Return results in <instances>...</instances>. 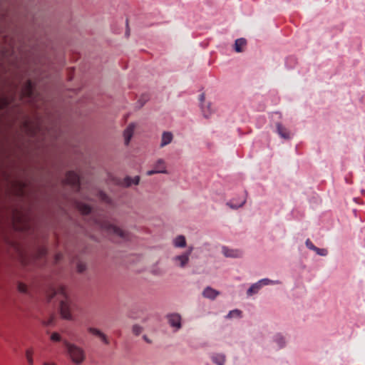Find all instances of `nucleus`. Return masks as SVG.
I'll return each instance as SVG.
<instances>
[{
  "instance_id": "nucleus-1",
  "label": "nucleus",
  "mask_w": 365,
  "mask_h": 365,
  "mask_svg": "<svg viewBox=\"0 0 365 365\" xmlns=\"http://www.w3.org/2000/svg\"><path fill=\"white\" fill-rule=\"evenodd\" d=\"M50 292L48 295V301H51L55 297H58L60 313L62 318L67 320H73L72 312L77 309V305L69 298L65 287L60 286L56 289L51 288Z\"/></svg>"
},
{
  "instance_id": "nucleus-2",
  "label": "nucleus",
  "mask_w": 365,
  "mask_h": 365,
  "mask_svg": "<svg viewBox=\"0 0 365 365\" xmlns=\"http://www.w3.org/2000/svg\"><path fill=\"white\" fill-rule=\"evenodd\" d=\"M63 344L66 349L68 358L75 365H81L85 361L86 354L82 347L67 340L63 341Z\"/></svg>"
},
{
  "instance_id": "nucleus-3",
  "label": "nucleus",
  "mask_w": 365,
  "mask_h": 365,
  "mask_svg": "<svg viewBox=\"0 0 365 365\" xmlns=\"http://www.w3.org/2000/svg\"><path fill=\"white\" fill-rule=\"evenodd\" d=\"M96 222L103 230L110 233L114 234L124 240H128L130 239V234L128 232L110 223L108 221H97Z\"/></svg>"
},
{
  "instance_id": "nucleus-4",
  "label": "nucleus",
  "mask_w": 365,
  "mask_h": 365,
  "mask_svg": "<svg viewBox=\"0 0 365 365\" xmlns=\"http://www.w3.org/2000/svg\"><path fill=\"white\" fill-rule=\"evenodd\" d=\"M65 183L71 185L73 188L79 191L80 190V177L74 171H68L65 178Z\"/></svg>"
},
{
  "instance_id": "nucleus-5",
  "label": "nucleus",
  "mask_w": 365,
  "mask_h": 365,
  "mask_svg": "<svg viewBox=\"0 0 365 365\" xmlns=\"http://www.w3.org/2000/svg\"><path fill=\"white\" fill-rule=\"evenodd\" d=\"M87 331L92 335L96 336L98 337L101 341L105 345H109L110 344V339L109 337L103 333L101 329L90 327L87 329Z\"/></svg>"
},
{
  "instance_id": "nucleus-6",
  "label": "nucleus",
  "mask_w": 365,
  "mask_h": 365,
  "mask_svg": "<svg viewBox=\"0 0 365 365\" xmlns=\"http://www.w3.org/2000/svg\"><path fill=\"white\" fill-rule=\"evenodd\" d=\"M172 261L175 266L180 268H185L190 261V257H187V254L183 252L181 255L173 257Z\"/></svg>"
},
{
  "instance_id": "nucleus-7",
  "label": "nucleus",
  "mask_w": 365,
  "mask_h": 365,
  "mask_svg": "<svg viewBox=\"0 0 365 365\" xmlns=\"http://www.w3.org/2000/svg\"><path fill=\"white\" fill-rule=\"evenodd\" d=\"M21 93L23 97L27 98L29 100H33L34 98V88L31 81H26L22 88Z\"/></svg>"
},
{
  "instance_id": "nucleus-8",
  "label": "nucleus",
  "mask_w": 365,
  "mask_h": 365,
  "mask_svg": "<svg viewBox=\"0 0 365 365\" xmlns=\"http://www.w3.org/2000/svg\"><path fill=\"white\" fill-rule=\"evenodd\" d=\"M167 319L170 326L174 328L175 331L181 328V316L179 314L173 313L168 314Z\"/></svg>"
},
{
  "instance_id": "nucleus-9",
  "label": "nucleus",
  "mask_w": 365,
  "mask_h": 365,
  "mask_svg": "<svg viewBox=\"0 0 365 365\" xmlns=\"http://www.w3.org/2000/svg\"><path fill=\"white\" fill-rule=\"evenodd\" d=\"M276 128L277 133L282 138L289 140L292 138L291 132L280 123L276 124Z\"/></svg>"
},
{
  "instance_id": "nucleus-10",
  "label": "nucleus",
  "mask_w": 365,
  "mask_h": 365,
  "mask_svg": "<svg viewBox=\"0 0 365 365\" xmlns=\"http://www.w3.org/2000/svg\"><path fill=\"white\" fill-rule=\"evenodd\" d=\"M222 252L226 257L238 258L242 256V252L241 250L230 249L227 247H223Z\"/></svg>"
},
{
  "instance_id": "nucleus-11",
  "label": "nucleus",
  "mask_w": 365,
  "mask_h": 365,
  "mask_svg": "<svg viewBox=\"0 0 365 365\" xmlns=\"http://www.w3.org/2000/svg\"><path fill=\"white\" fill-rule=\"evenodd\" d=\"M135 129L134 124H130L123 133V137L125 140V144L127 145L129 144L131 138L133 137Z\"/></svg>"
},
{
  "instance_id": "nucleus-12",
  "label": "nucleus",
  "mask_w": 365,
  "mask_h": 365,
  "mask_svg": "<svg viewBox=\"0 0 365 365\" xmlns=\"http://www.w3.org/2000/svg\"><path fill=\"white\" fill-rule=\"evenodd\" d=\"M219 294V292L210 287H206L202 292L203 297L210 299H215Z\"/></svg>"
},
{
  "instance_id": "nucleus-13",
  "label": "nucleus",
  "mask_w": 365,
  "mask_h": 365,
  "mask_svg": "<svg viewBox=\"0 0 365 365\" xmlns=\"http://www.w3.org/2000/svg\"><path fill=\"white\" fill-rule=\"evenodd\" d=\"M154 170H156L157 173H168L166 170L165 162L163 159H159L153 165Z\"/></svg>"
},
{
  "instance_id": "nucleus-14",
  "label": "nucleus",
  "mask_w": 365,
  "mask_h": 365,
  "mask_svg": "<svg viewBox=\"0 0 365 365\" xmlns=\"http://www.w3.org/2000/svg\"><path fill=\"white\" fill-rule=\"evenodd\" d=\"M173 139V135L170 132H163L162 134L160 147L163 148L170 144Z\"/></svg>"
},
{
  "instance_id": "nucleus-15",
  "label": "nucleus",
  "mask_w": 365,
  "mask_h": 365,
  "mask_svg": "<svg viewBox=\"0 0 365 365\" xmlns=\"http://www.w3.org/2000/svg\"><path fill=\"white\" fill-rule=\"evenodd\" d=\"M173 246L175 247L183 248L186 246V240L185 236L178 235L177 236L173 242Z\"/></svg>"
},
{
  "instance_id": "nucleus-16",
  "label": "nucleus",
  "mask_w": 365,
  "mask_h": 365,
  "mask_svg": "<svg viewBox=\"0 0 365 365\" xmlns=\"http://www.w3.org/2000/svg\"><path fill=\"white\" fill-rule=\"evenodd\" d=\"M247 41L245 38H237L235 42V51L237 53L243 51V48L246 46Z\"/></svg>"
},
{
  "instance_id": "nucleus-17",
  "label": "nucleus",
  "mask_w": 365,
  "mask_h": 365,
  "mask_svg": "<svg viewBox=\"0 0 365 365\" xmlns=\"http://www.w3.org/2000/svg\"><path fill=\"white\" fill-rule=\"evenodd\" d=\"M140 182V177L139 176H135L133 178L130 177H126L124 180L123 185L125 187H129L132 184L138 185Z\"/></svg>"
},
{
  "instance_id": "nucleus-18",
  "label": "nucleus",
  "mask_w": 365,
  "mask_h": 365,
  "mask_svg": "<svg viewBox=\"0 0 365 365\" xmlns=\"http://www.w3.org/2000/svg\"><path fill=\"white\" fill-rule=\"evenodd\" d=\"M261 288L262 287L258 282L253 284L247 291V296L251 297L253 294H257Z\"/></svg>"
},
{
  "instance_id": "nucleus-19",
  "label": "nucleus",
  "mask_w": 365,
  "mask_h": 365,
  "mask_svg": "<svg viewBox=\"0 0 365 365\" xmlns=\"http://www.w3.org/2000/svg\"><path fill=\"white\" fill-rule=\"evenodd\" d=\"M246 202V198H243L240 202H235V200H230L226 203L232 209H237L242 207Z\"/></svg>"
},
{
  "instance_id": "nucleus-20",
  "label": "nucleus",
  "mask_w": 365,
  "mask_h": 365,
  "mask_svg": "<svg viewBox=\"0 0 365 365\" xmlns=\"http://www.w3.org/2000/svg\"><path fill=\"white\" fill-rule=\"evenodd\" d=\"M212 360L217 365H224L225 362V356L220 354H215L212 356Z\"/></svg>"
},
{
  "instance_id": "nucleus-21",
  "label": "nucleus",
  "mask_w": 365,
  "mask_h": 365,
  "mask_svg": "<svg viewBox=\"0 0 365 365\" xmlns=\"http://www.w3.org/2000/svg\"><path fill=\"white\" fill-rule=\"evenodd\" d=\"M274 341L277 344L279 348H282L285 346V344H286L285 339L280 334H277L274 336Z\"/></svg>"
},
{
  "instance_id": "nucleus-22",
  "label": "nucleus",
  "mask_w": 365,
  "mask_h": 365,
  "mask_svg": "<svg viewBox=\"0 0 365 365\" xmlns=\"http://www.w3.org/2000/svg\"><path fill=\"white\" fill-rule=\"evenodd\" d=\"M33 354L34 349L31 347L28 348L25 351V356L29 365H34Z\"/></svg>"
},
{
  "instance_id": "nucleus-23",
  "label": "nucleus",
  "mask_w": 365,
  "mask_h": 365,
  "mask_svg": "<svg viewBox=\"0 0 365 365\" xmlns=\"http://www.w3.org/2000/svg\"><path fill=\"white\" fill-rule=\"evenodd\" d=\"M78 208L83 215L89 214L92 210L90 205L83 203H79L78 205Z\"/></svg>"
},
{
  "instance_id": "nucleus-24",
  "label": "nucleus",
  "mask_w": 365,
  "mask_h": 365,
  "mask_svg": "<svg viewBox=\"0 0 365 365\" xmlns=\"http://www.w3.org/2000/svg\"><path fill=\"white\" fill-rule=\"evenodd\" d=\"M258 282L260 284V286L262 287L265 285L279 284L281 283L279 280L274 281V280L269 279L267 278L262 279L259 280Z\"/></svg>"
},
{
  "instance_id": "nucleus-25",
  "label": "nucleus",
  "mask_w": 365,
  "mask_h": 365,
  "mask_svg": "<svg viewBox=\"0 0 365 365\" xmlns=\"http://www.w3.org/2000/svg\"><path fill=\"white\" fill-rule=\"evenodd\" d=\"M242 316V312L239 309H233L230 311L227 315L226 316V318L231 319L233 317L240 318Z\"/></svg>"
},
{
  "instance_id": "nucleus-26",
  "label": "nucleus",
  "mask_w": 365,
  "mask_h": 365,
  "mask_svg": "<svg viewBox=\"0 0 365 365\" xmlns=\"http://www.w3.org/2000/svg\"><path fill=\"white\" fill-rule=\"evenodd\" d=\"M143 330V328L138 324H134L132 327V331L133 334H135V336L140 335L142 333Z\"/></svg>"
},
{
  "instance_id": "nucleus-27",
  "label": "nucleus",
  "mask_w": 365,
  "mask_h": 365,
  "mask_svg": "<svg viewBox=\"0 0 365 365\" xmlns=\"http://www.w3.org/2000/svg\"><path fill=\"white\" fill-rule=\"evenodd\" d=\"M314 252L320 256H327L328 254V251L327 249H321L318 247H317Z\"/></svg>"
},
{
  "instance_id": "nucleus-28",
  "label": "nucleus",
  "mask_w": 365,
  "mask_h": 365,
  "mask_svg": "<svg viewBox=\"0 0 365 365\" xmlns=\"http://www.w3.org/2000/svg\"><path fill=\"white\" fill-rule=\"evenodd\" d=\"M202 110L204 116L205 118H208L209 115L211 114L210 105H208L207 108H205V107L202 106Z\"/></svg>"
},
{
  "instance_id": "nucleus-29",
  "label": "nucleus",
  "mask_w": 365,
  "mask_h": 365,
  "mask_svg": "<svg viewBox=\"0 0 365 365\" xmlns=\"http://www.w3.org/2000/svg\"><path fill=\"white\" fill-rule=\"evenodd\" d=\"M18 290L21 293L27 292V287L25 284L19 282L18 284Z\"/></svg>"
},
{
  "instance_id": "nucleus-30",
  "label": "nucleus",
  "mask_w": 365,
  "mask_h": 365,
  "mask_svg": "<svg viewBox=\"0 0 365 365\" xmlns=\"http://www.w3.org/2000/svg\"><path fill=\"white\" fill-rule=\"evenodd\" d=\"M305 245L307 247L309 250L314 251L317 249V247L314 245V244L311 242L309 239H307L305 242Z\"/></svg>"
},
{
  "instance_id": "nucleus-31",
  "label": "nucleus",
  "mask_w": 365,
  "mask_h": 365,
  "mask_svg": "<svg viewBox=\"0 0 365 365\" xmlns=\"http://www.w3.org/2000/svg\"><path fill=\"white\" fill-rule=\"evenodd\" d=\"M51 339L53 341H61V337L60 334H58L57 332H53L51 335Z\"/></svg>"
},
{
  "instance_id": "nucleus-32",
  "label": "nucleus",
  "mask_w": 365,
  "mask_h": 365,
  "mask_svg": "<svg viewBox=\"0 0 365 365\" xmlns=\"http://www.w3.org/2000/svg\"><path fill=\"white\" fill-rule=\"evenodd\" d=\"M53 322H54V317L51 316L48 319L43 321L42 323L45 326H51V325H53Z\"/></svg>"
},
{
  "instance_id": "nucleus-33",
  "label": "nucleus",
  "mask_w": 365,
  "mask_h": 365,
  "mask_svg": "<svg viewBox=\"0 0 365 365\" xmlns=\"http://www.w3.org/2000/svg\"><path fill=\"white\" fill-rule=\"evenodd\" d=\"M86 264L82 262H79L77 265V270L80 273L84 272L86 270Z\"/></svg>"
},
{
  "instance_id": "nucleus-34",
  "label": "nucleus",
  "mask_w": 365,
  "mask_h": 365,
  "mask_svg": "<svg viewBox=\"0 0 365 365\" xmlns=\"http://www.w3.org/2000/svg\"><path fill=\"white\" fill-rule=\"evenodd\" d=\"M8 102L6 99L0 98V110L7 105Z\"/></svg>"
},
{
  "instance_id": "nucleus-35",
  "label": "nucleus",
  "mask_w": 365,
  "mask_h": 365,
  "mask_svg": "<svg viewBox=\"0 0 365 365\" xmlns=\"http://www.w3.org/2000/svg\"><path fill=\"white\" fill-rule=\"evenodd\" d=\"M193 251V247L192 246H190L187 249V251H185L184 253L185 254H187V257H190L191 254H192V252Z\"/></svg>"
},
{
  "instance_id": "nucleus-36",
  "label": "nucleus",
  "mask_w": 365,
  "mask_h": 365,
  "mask_svg": "<svg viewBox=\"0 0 365 365\" xmlns=\"http://www.w3.org/2000/svg\"><path fill=\"white\" fill-rule=\"evenodd\" d=\"M101 197L103 201L109 202V198L106 194L101 192Z\"/></svg>"
},
{
  "instance_id": "nucleus-37",
  "label": "nucleus",
  "mask_w": 365,
  "mask_h": 365,
  "mask_svg": "<svg viewBox=\"0 0 365 365\" xmlns=\"http://www.w3.org/2000/svg\"><path fill=\"white\" fill-rule=\"evenodd\" d=\"M62 257H63V255L62 254H61V253L56 254V256H55V261H56V262H59L62 259Z\"/></svg>"
},
{
  "instance_id": "nucleus-38",
  "label": "nucleus",
  "mask_w": 365,
  "mask_h": 365,
  "mask_svg": "<svg viewBox=\"0 0 365 365\" xmlns=\"http://www.w3.org/2000/svg\"><path fill=\"white\" fill-rule=\"evenodd\" d=\"M154 174H157V172L155 170H148L147 171L146 173V175H148V176H150V175H153Z\"/></svg>"
},
{
  "instance_id": "nucleus-39",
  "label": "nucleus",
  "mask_w": 365,
  "mask_h": 365,
  "mask_svg": "<svg viewBox=\"0 0 365 365\" xmlns=\"http://www.w3.org/2000/svg\"><path fill=\"white\" fill-rule=\"evenodd\" d=\"M46 252L45 250V249L42 248L41 250H40V257H43L44 255H46Z\"/></svg>"
},
{
  "instance_id": "nucleus-40",
  "label": "nucleus",
  "mask_w": 365,
  "mask_h": 365,
  "mask_svg": "<svg viewBox=\"0 0 365 365\" xmlns=\"http://www.w3.org/2000/svg\"><path fill=\"white\" fill-rule=\"evenodd\" d=\"M143 339L148 343H151V341L145 335L143 336Z\"/></svg>"
},
{
  "instance_id": "nucleus-41",
  "label": "nucleus",
  "mask_w": 365,
  "mask_h": 365,
  "mask_svg": "<svg viewBox=\"0 0 365 365\" xmlns=\"http://www.w3.org/2000/svg\"><path fill=\"white\" fill-rule=\"evenodd\" d=\"M205 99V95L202 93L200 96V101H202Z\"/></svg>"
},
{
  "instance_id": "nucleus-42",
  "label": "nucleus",
  "mask_w": 365,
  "mask_h": 365,
  "mask_svg": "<svg viewBox=\"0 0 365 365\" xmlns=\"http://www.w3.org/2000/svg\"><path fill=\"white\" fill-rule=\"evenodd\" d=\"M43 365H56V364H54V363H47V362H45V363H43Z\"/></svg>"
}]
</instances>
